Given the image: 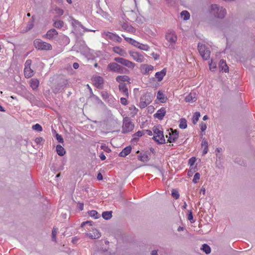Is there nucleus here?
<instances>
[{
  "instance_id": "f257e3e1",
  "label": "nucleus",
  "mask_w": 255,
  "mask_h": 255,
  "mask_svg": "<svg viewBox=\"0 0 255 255\" xmlns=\"http://www.w3.org/2000/svg\"><path fill=\"white\" fill-rule=\"evenodd\" d=\"M94 222L92 221L83 222L81 224V227H85V230L88 232L86 236L91 239H97L101 237V233L96 228L93 227Z\"/></svg>"
},
{
  "instance_id": "f03ea898",
  "label": "nucleus",
  "mask_w": 255,
  "mask_h": 255,
  "mask_svg": "<svg viewBox=\"0 0 255 255\" xmlns=\"http://www.w3.org/2000/svg\"><path fill=\"white\" fill-rule=\"evenodd\" d=\"M68 85V80L61 76L59 78L57 83L53 87L52 91L55 94L61 92Z\"/></svg>"
},
{
  "instance_id": "7ed1b4c3",
  "label": "nucleus",
  "mask_w": 255,
  "mask_h": 255,
  "mask_svg": "<svg viewBox=\"0 0 255 255\" xmlns=\"http://www.w3.org/2000/svg\"><path fill=\"white\" fill-rule=\"evenodd\" d=\"M33 45L39 50H49L52 49V46L50 44L43 41L40 39H36L33 41Z\"/></svg>"
},
{
  "instance_id": "20e7f679",
  "label": "nucleus",
  "mask_w": 255,
  "mask_h": 255,
  "mask_svg": "<svg viewBox=\"0 0 255 255\" xmlns=\"http://www.w3.org/2000/svg\"><path fill=\"white\" fill-rule=\"evenodd\" d=\"M152 95L150 93H146L140 98L139 107L141 109L145 108L152 101Z\"/></svg>"
},
{
  "instance_id": "39448f33",
  "label": "nucleus",
  "mask_w": 255,
  "mask_h": 255,
  "mask_svg": "<svg viewBox=\"0 0 255 255\" xmlns=\"http://www.w3.org/2000/svg\"><path fill=\"white\" fill-rule=\"evenodd\" d=\"M108 69L110 71L118 72V73H122L124 68L122 66L119 65L117 63H110L108 65Z\"/></svg>"
},
{
  "instance_id": "423d86ee",
  "label": "nucleus",
  "mask_w": 255,
  "mask_h": 255,
  "mask_svg": "<svg viewBox=\"0 0 255 255\" xmlns=\"http://www.w3.org/2000/svg\"><path fill=\"white\" fill-rule=\"evenodd\" d=\"M165 38L170 44L175 43L177 39V36L173 30H169L166 33Z\"/></svg>"
},
{
  "instance_id": "0eeeda50",
  "label": "nucleus",
  "mask_w": 255,
  "mask_h": 255,
  "mask_svg": "<svg viewBox=\"0 0 255 255\" xmlns=\"http://www.w3.org/2000/svg\"><path fill=\"white\" fill-rule=\"evenodd\" d=\"M171 132L169 133L168 139L167 142L169 143H173L176 141L179 136V132L177 129L173 130L171 129Z\"/></svg>"
},
{
  "instance_id": "6e6552de",
  "label": "nucleus",
  "mask_w": 255,
  "mask_h": 255,
  "mask_svg": "<svg viewBox=\"0 0 255 255\" xmlns=\"http://www.w3.org/2000/svg\"><path fill=\"white\" fill-rule=\"evenodd\" d=\"M166 113V111L165 108L162 107L154 114L153 117L154 118H157L159 120H162L165 116Z\"/></svg>"
},
{
  "instance_id": "1a4fd4ad",
  "label": "nucleus",
  "mask_w": 255,
  "mask_h": 255,
  "mask_svg": "<svg viewBox=\"0 0 255 255\" xmlns=\"http://www.w3.org/2000/svg\"><path fill=\"white\" fill-rule=\"evenodd\" d=\"M93 83L95 86L98 89H101L103 88L104 84L103 78L100 76H97L94 78Z\"/></svg>"
},
{
  "instance_id": "9d476101",
  "label": "nucleus",
  "mask_w": 255,
  "mask_h": 255,
  "mask_svg": "<svg viewBox=\"0 0 255 255\" xmlns=\"http://www.w3.org/2000/svg\"><path fill=\"white\" fill-rule=\"evenodd\" d=\"M107 36V38L111 39L113 41L120 42L122 41V38L119 36L118 35L115 34L110 32H104V33Z\"/></svg>"
},
{
  "instance_id": "9b49d317",
  "label": "nucleus",
  "mask_w": 255,
  "mask_h": 255,
  "mask_svg": "<svg viewBox=\"0 0 255 255\" xmlns=\"http://www.w3.org/2000/svg\"><path fill=\"white\" fill-rule=\"evenodd\" d=\"M219 68L221 72H228L229 71V67L226 62L224 59H221L219 63Z\"/></svg>"
},
{
  "instance_id": "f8f14e48",
  "label": "nucleus",
  "mask_w": 255,
  "mask_h": 255,
  "mask_svg": "<svg viewBox=\"0 0 255 255\" xmlns=\"http://www.w3.org/2000/svg\"><path fill=\"white\" fill-rule=\"evenodd\" d=\"M58 32L54 28L47 31L44 37L48 39H52L58 35Z\"/></svg>"
},
{
  "instance_id": "ddd939ff",
  "label": "nucleus",
  "mask_w": 255,
  "mask_h": 255,
  "mask_svg": "<svg viewBox=\"0 0 255 255\" xmlns=\"http://www.w3.org/2000/svg\"><path fill=\"white\" fill-rule=\"evenodd\" d=\"M129 54L133 59L138 62H142L143 61V57L141 55H139L136 52L130 51Z\"/></svg>"
},
{
  "instance_id": "4468645a",
  "label": "nucleus",
  "mask_w": 255,
  "mask_h": 255,
  "mask_svg": "<svg viewBox=\"0 0 255 255\" xmlns=\"http://www.w3.org/2000/svg\"><path fill=\"white\" fill-rule=\"evenodd\" d=\"M166 69L164 68L160 72H157L155 74V77L157 79L158 82H160L166 75Z\"/></svg>"
},
{
  "instance_id": "2eb2a0df",
  "label": "nucleus",
  "mask_w": 255,
  "mask_h": 255,
  "mask_svg": "<svg viewBox=\"0 0 255 255\" xmlns=\"http://www.w3.org/2000/svg\"><path fill=\"white\" fill-rule=\"evenodd\" d=\"M157 99H158L161 103H165L167 100L166 97L163 94L162 91H158L157 93Z\"/></svg>"
},
{
  "instance_id": "dca6fc26",
  "label": "nucleus",
  "mask_w": 255,
  "mask_h": 255,
  "mask_svg": "<svg viewBox=\"0 0 255 255\" xmlns=\"http://www.w3.org/2000/svg\"><path fill=\"white\" fill-rule=\"evenodd\" d=\"M137 16L135 12L131 10L128 11V21L131 22L136 21L137 20Z\"/></svg>"
},
{
  "instance_id": "f3484780",
  "label": "nucleus",
  "mask_w": 255,
  "mask_h": 255,
  "mask_svg": "<svg viewBox=\"0 0 255 255\" xmlns=\"http://www.w3.org/2000/svg\"><path fill=\"white\" fill-rule=\"evenodd\" d=\"M221 7H219L217 4H214L211 5V12L216 17L217 14H218V13Z\"/></svg>"
},
{
  "instance_id": "a211bd4d",
  "label": "nucleus",
  "mask_w": 255,
  "mask_h": 255,
  "mask_svg": "<svg viewBox=\"0 0 255 255\" xmlns=\"http://www.w3.org/2000/svg\"><path fill=\"white\" fill-rule=\"evenodd\" d=\"M196 93H190L185 98V101L186 102H195L197 100L195 97Z\"/></svg>"
},
{
  "instance_id": "6ab92c4d",
  "label": "nucleus",
  "mask_w": 255,
  "mask_h": 255,
  "mask_svg": "<svg viewBox=\"0 0 255 255\" xmlns=\"http://www.w3.org/2000/svg\"><path fill=\"white\" fill-rule=\"evenodd\" d=\"M152 138L158 144H162L165 143V139L164 137H158L157 135H154Z\"/></svg>"
},
{
  "instance_id": "aec40b11",
  "label": "nucleus",
  "mask_w": 255,
  "mask_h": 255,
  "mask_svg": "<svg viewBox=\"0 0 255 255\" xmlns=\"http://www.w3.org/2000/svg\"><path fill=\"white\" fill-rule=\"evenodd\" d=\"M24 74L25 78H29L33 75V71L30 68H25Z\"/></svg>"
},
{
  "instance_id": "412c9836",
  "label": "nucleus",
  "mask_w": 255,
  "mask_h": 255,
  "mask_svg": "<svg viewBox=\"0 0 255 255\" xmlns=\"http://www.w3.org/2000/svg\"><path fill=\"white\" fill-rule=\"evenodd\" d=\"M56 149L57 154L59 156H63L66 153L64 148L60 144H58L56 146Z\"/></svg>"
},
{
  "instance_id": "4be33fe9",
  "label": "nucleus",
  "mask_w": 255,
  "mask_h": 255,
  "mask_svg": "<svg viewBox=\"0 0 255 255\" xmlns=\"http://www.w3.org/2000/svg\"><path fill=\"white\" fill-rule=\"evenodd\" d=\"M39 84V81L36 79H32L30 80V86L33 90L36 89Z\"/></svg>"
},
{
  "instance_id": "5701e85b",
  "label": "nucleus",
  "mask_w": 255,
  "mask_h": 255,
  "mask_svg": "<svg viewBox=\"0 0 255 255\" xmlns=\"http://www.w3.org/2000/svg\"><path fill=\"white\" fill-rule=\"evenodd\" d=\"M153 133L156 134V135L158 136V137H164L163 135V132L160 130L157 127L154 126L152 128Z\"/></svg>"
},
{
  "instance_id": "b1692460",
  "label": "nucleus",
  "mask_w": 255,
  "mask_h": 255,
  "mask_svg": "<svg viewBox=\"0 0 255 255\" xmlns=\"http://www.w3.org/2000/svg\"><path fill=\"white\" fill-rule=\"evenodd\" d=\"M112 213L113 212L112 211H105L102 213V216L104 219L108 220L112 218Z\"/></svg>"
},
{
  "instance_id": "393cba45",
  "label": "nucleus",
  "mask_w": 255,
  "mask_h": 255,
  "mask_svg": "<svg viewBox=\"0 0 255 255\" xmlns=\"http://www.w3.org/2000/svg\"><path fill=\"white\" fill-rule=\"evenodd\" d=\"M88 215L90 217L93 218L95 219H98L100 218V214L98 213L97 211L92 210L88 212Z\"/></svg>"
},
{
  "instance_id": "a878e982",
  "label": "nucleus",
  "mask_w": 255,
  "mask_h": 255,
  "mask_svg": "<svg viewBox=\"0 0 255 255\" xmlns=\"http://www.w3.org/2000/svg\"><path fill=\"white\" fill-rule=\"evenodd\" d=\"M218 14H217V17L221 19L224 18L226 14V9L223 7H221V9Z\"/></svg>"
},
{
  "instance_id": "bb28decb",
  "label": "nucleus",
  "mask_w": 255,
  "mask_h": 255,
  "mask_svg": "<svg viewBox=\"0 0 255 255\" xmlns=\"http://www.w3.org/2000/svg\"><path fill=\"white\" fill-rule=\"evenodd\" d=\"M200 116H201L200 113L199 112H196L194 114L193 117L192 118V122L194 125H195L197 124Z\"/></svg>"
},
{
  "instance_id": "cd10ccee",
  "label": "nucleus",
  "mask_w": 255,
  "mask_h": 255,
  "mask_svg": "<svg viewBox=\"0 0 255 255\" xmlns=\"http://www.w3.org/2000/svg\"><path fill=\"white\" fill-rule=\"evenodd\" d=\"M197 47L200 54L203 52H204L206 50H209V49L207 48L205 44H200V43L198 44Z\"/></svg>"
},
{
  "instance_id": "c85d7f7f",
  "label": "nucleus",
  "mask_w": 255,
  "mask_h": 255,
  "mask_svg": "<svg viewBox=\"0 0 255 255\" xmlns=\"http://www.w3.org/2000/svg\"><path fill=\"white\" fill-rule=\"evenodd\" d=\"M117 63H121L122 65L128 66V60L121 57H116L114 59Z\"/></svg>"
},
{
  "instance_id": "c756f323",
  "label": "nucleus",
  "mask_w": 255,
  "mask_h": 255,
  "mask_svg": "<svg viewBox=\"0 0 255 255\" xmlns=\"http://www.w3.org/2000/svg\"><path fill=\"white\" fill-rule=\"evenodd\" d=\"M119 90L125 93V95L128 96V89L126 87V84L125 83H121L119 86Z\"/></svg>"
},
{
  "instance_id": "7c9ffc66",
  "label": "nucleus",
  "mask_w": 255,
  "mask_h": 255,
  "mask_svg": "<svg viewBox=\"0 0 255 255\" xmlns=\"http://www.w3.org/2000/svg\"><path fill=\"white\" fill-rule=\"evenodd\" d=\"M181 17L183 18V20H187L190 18V13L187 10H183L180 13Z\"/></svg>"
},
{
  "instance_id": "2f4dec72",
  "label": "nucleus",
  "mask_w": 255,
  "mask_h": 255,
  "mask_svg": "<svg viewBox=\"0 0 255 255\" xmlns=\"http://www.w3.org/2000/svg\"><path fill=\"white\" fill-rule=\"evenodd\" d=\"M179 127L181 129H185L187 127V121L185 118H181L180 120Z\"/></svg>"
},
{
  "instance_id": "473e14b6",
  "label": "nucleus",
  "mask_w": 255,
  "mask_h": 255,
  "mask_svg": "<svg viewBox=\"0 0 255 255\" xmlns=\"http://www.w3.org/2000/svg\"><path fill=\"white\" fill-rule=\"evenodd\" d=\"M113 51L121 56H124L126 54L124 50L119 47H113Z\"/></svg>"
},
{
  "instance_id": "72a5a7b5",
  "label": "nucleus",
  "mask_w": 255,
  "mask_h": 255,
  "mask_svg": "<svg viewBox=\"0 0 255 255\" xmlns=\"http://www.w3.org/2000/svg\"><path fill=\"white\" fill-rule=\"evenodd\" d=\"M116 80L119 83H124V82L128 81V76L126 75L118 76L116 78Z\"/></svg>"
},
{
  "instance_id": "f704fd0d",
  "label": "nucleus",
  "mask_w": 255,
  "mask_h": 255,
  "mask_svg": "<svg viewBox=\"0 0 255 255\" xmlns=\"http://www.w3.org/2000/svg\"><path fill=\"white\" fill-rule=\"evenodd\" d=\"M210 50H206L204 52H203L202 53L200 54V55L202 56L203 59L204 60H207L210 58Z\"/></svg>"
},
{
  "instance_id": "c9c22d12",
  "label": "nucleus",
  "mask_w": 255,
  "mask_h": 255,
  "mask_svg": "<svg viewBox=\"0 0 255 255\" xmlns=\"http://www.w3.org/2000/svg\"><path fill=\"white\" fill-rule=\"evenodd\" d=\"M123 130L124 133L128 132V117H126L124 118V123Z\"/></svg>"
},
{
  "instance_id": "e433bc0d",
  "label": "nucleus",
  "mask_w": 255,
  "mask_h": 255,
  "mask_svg": "<svg viewBox=\"0 0 255 255\" xmlns=\"http://www.w3.org/2000/svg\"><path fill=\"white\" fill-rule=\"evenodd\" d=\"M201 249L205 252L206 254H209L211 252V248L208 245L205 244L202 245V247Z\"/></svg>"
},
{
  "instance_id": "4c0bfd02",
  "label": "nucleus",
  "mask_w": 255,
  "mask_h": 255,
  "mask_svg": "<svg viewBox=\"0 0 255 255\" xmlns=\"http://www.w3.org/2000/svg\"><path fill=\"white\" fill-rule=\"evenodd\" d=\"M142 67L145 68V71L143 72V74H147L150 71H151L153 69V67L152 65H142Z\"/></svg>"
},
{
  "instance_id": "58836bf2",
  "label": "nucleus",
  "mask_w": 255,
  "mask_h": 255,
  "mask_svg": "<svg viewBox=\"0 0 255 255\" xmlns=\"http://www.w3.org/2000/svg\"><path fill=\"white\" fill-rule=\"evenodd\" d=\"M63 25L64 22L62 20L56 21L53 24V26L57 28H61L63 26Z\"/></svg>"
},
{
  "instance_id": "ea45409f",
  "label": "nucleus",
  "mask_w": 255,
  "mask_h": 255,
  "mask_svg": "<svg viewBox=\"0 0 255 255\" xmlns=\"http://www.w3.org/2000/svg\"><path fill=\"white\" fill-rule=\"evenodd\" d=\"M138 160L142 161H146L149 160V158L148 157V155L146 154H144L143 155H138Z\"/></svg>"
},
{
  "instance_id": "a19ab883",
  "label": "nucleus",
  "mask_w": 255,
  "mask_h": 255,
  "mask_svg": "<svg viewBox=\"0 0 255 255\" xmlns=\"http://www.w3.org/2000/svg\"><path fill=\"white\" fill-rule=\"evenodd\" d=\"M138 110L136 109L134 107H130L128 108V113L130 112V114L131 115V117H133L135 114H136ZM129 115L128 114V116Z\"/></svg>"
},
{
  "instance_id": "79ce46f5",
  "label": "nucleus",
  "mask_w": 255,
  "mask_h": 255,
  "mask_svg": "<svg viewBox=\"0 0 255 255\" xmlns=\"http://www.w3.org/2000/svg\"><path fill=\"white\" fill-rule=\"evenodd\" d=\"M34 16L33 15L32 16V20L28 22V23L27 25V27H26V31H28L33 28V27L34 26Z\"/></svg>"
},
{
  "instance_id": "37998d69",
  "label": "nucleus",
  "mask_w": 255,
  "mask_h": 255,
  "mask_svg": "<svg viewBox=\"0 0 255 255\" xmlns=\"http://www.w3.org/2000/svg\"><path fill=\"white\" fill-rule=\"evenodd\" d=\"M128 43L138 47L139 46V43L137 41H135V40L128 37Z\"/></svg>"
},
{
  "instance_id": "c03bdc74",
  "label": "nucleus",
  "mask_w": 255,
  "mask_h": 255,
  "mask_svg": "<svg viewBox=\"0 0 255 255\" xmlns=\"http://www.w3.org/2000/svg\"><path fill=\"white\" fill-rule=\"evenodd\" d=\"M32 128L33 130L38 131H41L42 130V127L38 124H36L32 126Z\"/></svg>"
},
{
  "instance_id": "a18cd8bd",
  "label": "nucleus",
  "mask_w": 255,
  "mask_h": 255,
  "mask_svg": "<svg viewBox=\"0 0 255 255\" xmlns=\"http://www.w3.org/2000/svg\"><path fill=\"white\" fill-rule=\"evenodd\" d=\"M127 155H128V146L125 147L119 153V156L121 157H126Z\"/></svg>"
},
{
  "instance_id": "49530a36",
  "label": "nucleus",
  "mask_w": 255,
  "mask_h": 255,
  "mask_svg": "<svg viewBox=\"0 0 255 255\" xmlns=\"http://www.w3.org/2000/svg\"><path fill=\"white\" fill-rule=\"evenodd\" d=\"M58 229L56 228H53L52 232V239L54 242H56V236L57 235Z\"/></svg>"
},
{
  "instance_id": "de8ad7c7",
  "label": "nucleus",
  "mask_w": 255,
  "mask_h": 255,
  "mask_svg": "<svg viewBox=\"0 0 255 255\" xmlns=\"http://www.w3.org/2000/svg\"><path fill=\"white\" fill-rule=\"evenodd\" d=\"M76 24H77L79 26H80L83 29H84V31H92V32H95V30H91V29H88L86 27H85L81 23V22H79L78 21H76Z\"/></svg>"
},
{
  "instance_id": "09e8293b",
  "label": "nucleus",
  "mask_w": 255,
  "mask_h": 255,
  "mask_svg": "<svg viewBox=\"0 0 255 255\" xmlns=\"http://www.w3.org/2000/svg\"><path fill=\"white\" fill-rule=\"evenodd\" d=\"M200 174L199 173L197 172L195 174L193 179L192 180V182L194 183H196L197 182V181L200 179Z\"/></svg>"
},
{
  "instance_id": "8fccbe9b",
  "label": "nucleus",
  "mask_w": 255,
  "mask_h": 255,
  "mask_svg": "<svg viewBox=\"0 0 255 255\" xmlns=\"http://www.w3.org/2000/svg\"><path fill=\"white\" fill-rule=\"evenodd\" d=\"M138 48L140 49L143 50L147 51L149 48V46L147 45L142 44L141 43H139V46H138Z\"/></svg>"
},
{
  "instance_id": "3c124183",
  "label": "nucleus",
  "mask_w": 255,
  "mask_h": 255,
  "mask_svg": "<svg viewBox=\"0 0 255 255\" xmlns=\"http://www.w3.org/2000/svg\"><path fill=\"white\" fill-rule=\"evenodd\" d=\"M209 68L212 71H214V70L216 68L217 66H216V63H213V61L212 60H211V63H209Z\"/></svg>"
},
{
  "instance_id": "603ef678",
  "label": "nucleus",
  "mask_w": 255,
  "mask_h": 255,
  "mask_svg": "<svg viewBox=\"0 0 255 255\" xmlns=\"http://www.w3.org/2000/svg\"><path fill=\"white\" fill-rule=\"evenodd\" d=\"M196 161V158L195 157H192L188 160V164L190 165V166H192L195 163Z\"/></svg>"
},
{
  "instance_id": "864d4df0",
  "label": "nucleus",
  "mask_w": 255,
  "mask_h": 255,
  "mask_svg": "<svg viewBox=\"0 0 255 255\" xmlns=\"http://www.w3.org/2000/svg\"><path fill=\"white\" fill-rule=\"evenodd\" d=\"M101 95L105 100H107L109 97V95L106 91H102L101 92Z\"/></svg>"
},
{
  "instance_id": "5fc2aeb1",
  "label": "nucleus",
  "mask_w": 255,
  "mask_h": 255,
  "mask_svg": "<svg viewBox=\"0 0 255 255\" xmlns=\"http://www.w3.org/2000/svg\"><path fill=\"white\" fill-rule=\"evenodd\" d=\"M200 127L201 131L204 132L207 128V125L205 123L202 122L200 124Z\"/></svg>"
},
{
  "instance_id": "6e6d98bb",
  "label": "nucleus",
  "mask_w": 255,
  "mask_h": 255,
  "mask_svg": "<svg viewBox=\"0 0 255 255\" xmlns=\"http://www.w3.org/2000/svg\"><path fill=\"white\" fill-rule=\"evenodd\" d=\"M101 148L107 152H110L111 149L105 144H102Z\"/></svg>"
},
{
  "instance_id": "4d7b16f0",
  "label": "nucleus",
  "mask_w": 255,
  "mask_h": 255,
  "mask_svg": "<svg viewBox=\"0 0 255 255\" xmlns=\"http://www.w3.org/2000/svg\"><path fill=\"white\" fill-rule=\"evenodd\" d=\"M56 138L57 141L60 143H63L64 142V140L62 136L58 133L56 134Z\"/></svg>"
},
{
  "instance_id": "13d9d810",
  "label": "nucleus",
  "mask_w": 255,
  "mask_h": 255,
  "mask_svg": "<svg viewBox=\"0 0 255 255\" xmlns=\"http://www.w3.org/2000/svg\"><path fill=\"white\" fill-rule=\"evenodd\" d=\"M134 128V126L130 121H128V132L133 130Z\"/></svg>"
},
{
  "instance_id": "bf43d9fd",
  "label": "nucleus",
  "mask_w": 255,
  "mask_h": 255,
  "mask_svg": "<svg viewBox=\"0 0 255 255\" xmlns=\"http://www.w3.org/2000/svg\"><path fill=\"white\" fill-rule=\"evenodd\" d=\"M142 135H143V130H139L137 132H136L135 133L133 134V135L136 136L138 137H140Z\"/></svg>"
},
{
  "instance_id": "052dcab7",
  "label": "nucleus",
  "mask_w": 255,
  "mask_h": 255,
  "mask_svg": "<svg viewBox=\"0 0 255 255\" xmlns=\"http://www.w3.org/2000/svg\"><path fill=\"white\" fill-rule=\"evenodd\" d=\"M188 219L191 221V223H193L194 222L193 221V215H192V212L190 211L189 212V213L188 215Z\"/></svg>"
},
{
  "instance_id": "680f3d73",
  "label": "nucleus",
  "mask_w": 255,
  "mask_h": 255,
  "mask_svg": "<svg viewBox=\"0 0 255 255\" xmlns=\"http://www.w3.org/2000/svg\"><path fill=\"white\" fill-rule=\"evenodd\" d=\"M31 64V60H27L25 63V68H30Z\"/></svg>"
},
{
  "instance_id": "e2e57ef3",
  "label": "nucleus",
  "mask_w": 255,
  "mask_h": 255,
  "mask_svg": "<svg viewBox=\"0 0 255 255\" xmlns=\"http://www.w3.org/2000/svg\"><path fill=\"white\" fill-rule=\"evenodd\" d=\"M172 196L175 199H177L179 197V192H172Z\"/></svg>"
},
{
  "instance_id": "0e129e2a",
  "label": "nucleus",
  "mask_w": 255,
  "mask_h": 255,
  "mask_svg": "<svg viewBox=\"0 0 255 255\" xmlns=\"http://www.w3.org/2000/svg\"><path fill=\"white\" fill-rule=\"evenodd\" d=\"M77 207L80 211H82L84 209V204L83 203H78Z\"/></svg>"
},
{
  "instance_id": "69168bd1",
  "label": "nucleus",
  "mask_w": 255,
  "mask_h": 255,
  "mask_svg": "<svg viewBox=\"0 0 255 255\" xmlns=\"http://www.w3.org/2000/svg\"><path fill=\"white\" fill-rule=\"evenodd\" d=\"M121 102L122 104L126 105L128 103V101L126 98H121Z\"/></svg>"
},
{
  "instance_id": "338daca9",
  "label": "nucleus",
  "mask_w": 255,
  "mask_h": 255,
  "mask_svg": "<svg viewBox=\"0 0 255 255\" xmlns=\"http://www.w3.org/2000/svg\"><path fill=\"white\" fill-rule=\"evenodd\" d=\"M143 130V134L145 133H147L149 135H152V132L151 131V130H150L149 129H145V130Z\"/></svg>"
},
{
  "instance_id": "774afa93",
  "label": "nucleus",
  "mask_w": 255,
  "mask_h": 255,
  "mask_svg": "<svg viewBox=\"0 0 255 255\" xmlns=\"http://www.w3.org/2000/svg\"><path fill=\"white\" fill-rule=\"evenodd\" d=\"M147 110L148 112L152 113L154 110V108L153 106H149L148 107Z\"/></svg>"
}]
</instances>
